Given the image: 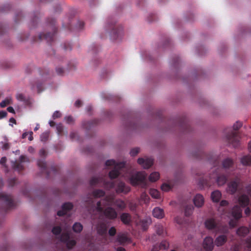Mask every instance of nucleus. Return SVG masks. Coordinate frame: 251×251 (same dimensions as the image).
Wrapping results in <instances>:
<instances>
[{
	"label": "nucleus",
	"instance_id": "f257e3e1",
	"mask_svg": "<svg viewBox=\"0 0 251 251\" xmlns=\"http://www.w3.org/2000/svg\"><path fill=\"white\" fill-rule=\"evenodd\" d=\"M90 184L92 186H102L107 190L115 188L116 192L118 194H126L130 191V188L126 185L125 182L119 180L107 181L103 177H92L90 180Z\"/></svg>",
	"mask_w": 251,
	"mask_h": 251
},
{
	"label": "nucleus",
	"instance_id": "f03ea898",
	"mask_svg": "<svg viewBox=\"0 0 251 251\" xmlns=\"http://www.w3.org/2000/svg\"><path fill=\"white\" fill-rule=\"evenodd\" d=\"M113 202V198L111 196L106 197L103 200L97 202L95 209L99 212L100 219L103 217L107 219L114 220L117 218V212L111 207Z\"/></svg>",
	"mask_w": 251,
	"mask_h": 251
},
{
	"label": "nucleus",
	"instance_id": "7ed1b4c3",
	"mask_svg": "<svg viewBox=\"0 0 251 251\" xmlns=\"http://www.w3.org/2000/svg\"><path fill=\"white\" fill-rule=\"evenodd\" d=\"M105 165L106 166H113L114 167L109 173V176L110 179L116 178L120 175L123 176H126V175L123 174L125 171H126L125 162L118 163L113 159L108 160L105 162Z\"/></svg>",
	"mask_w": 251,
	"mask_h": 251
},
{
	"label": "nucleus",
	"instance_id": "20e7f679",
	"mask_svg": "<svg viewBox=\"0 0 251 251\" xmlns=\"http://www.w3.org/2000/svg\"><path fill=\"white\" fill-rule=\"evenodd\" d=\"M147 174L145 171L138 172L135 174L131 176L129 178L130 184L134 186L141 185L143 188L147 186Z\"/></svg>",
	"mask_w": 251,
	"mask_h": 251
},
{
	"label": "nucleus",
	"instance_id": "39448f33",
	"mask_svg": "<svg viewBox=\"0 0 251 251\" xmlns=\"http://www.w3.org/2000/svg\"><path fill=\"white\" fill-rule=\"evenodd\" d=\"M48 23L52 28V30L53 31V33H47L46 34L43 33H40L38 35V39L40 40H42L45 39L48 43L51 44L52 42L54 41L55 34L57 32V28L55 26V21L53 19H48Z\"/></svg>",
	"mask_w": 251,
	"mask_h": 251
},
{
	"label": "nucleus",
	"instance_id": "423d86ee",
	"mask_svg": "<svg viewBox=\"0 0 251 251\" xmlns=\"http://www.w3.org/2000/svg\"><path fill=\"white\" fill-rule=\"evenodd\" d=\"M0 201L2 202V210L7 212L15 207L11 195L4 193H0Z\"/></svg>",
	"mask_w": 251,
	"mask_h": 251
},
{
	"label": "nucleus",
	"instance_id": "0eeeda50",
	"mask_svg": "<svg viewBox=\"0 0 251 251\" xmlns=\"http://www.w3.org/2000/svg\"><path fill=\"white\" fill-rule=\"evenodd\" d=\"M204 225L205 227L209 230L215 229L216 231L221 233H226L228 231L227 226H224L222 228H221L220 226L213 218L207 219L204 222Z\"/></svg>",
	"mask_w": 251,
	"mask_h": 251
},
{
	"label": "nucleus",
	"instance_id": "6e6552de",
	"mask_svg": "<svg viewBox=\"0 0 251 251\" xmlns=\"http://www.w3.org/2000/svg\"><path fill=\"white\" fill-rule=\"evenodd\" d=\"M231 214L234 219H231L229 221V225L233 228L236 226L237 221L242 217V210L240 206L235 205L232 209Z\"/></svg>",
	"mask_w": 251,
	"mask_h": 251
},
{
	"label": "nucleus",
	"instance_id": "1a4fd4ad",
	"mask_svg": "<svg viewBox=\"0 0 251 251\" xmlns=\"http://www.w3.org/2000/svg\"><path fill=\"white\" fill-rule=\"evenodd\" d=\"M108 28H112L111 32V38L114 40L120 39L123 35V29L122 26H117L114 24H108Z\"/></svg>",
	"mask_w": 251,
	"mask_h": 251
},
{
	"label": "nucleus",
	"instance_id": "9d476101",
	"mask_svg": "<svg viewBox=\"0 0 251 251\" xmlns=\"http://www.w3.org/2000/svg\"><path fill=\"white\" fill-rule=\"evenodd\" d=\"M60 241L61 243L65 244L68 249H71L74 247L76 242L75 240L70 239V233L68 232H63L60 237Z\"/></svg>",
	"mask_w": 251,
	"mask_h": 251
},
{
	"label": "nucleus",
	"instance_id": "9b49d317",
	"mask_svg": "<svg viewBox=\"0 0 251 251\" xmlns=\"http://www.w3.org/2000/svg\"><path fill=\"white\" fill-rule=\"evenodd\" d=\"M228 142L234 148H237L239 145L240 137L238 133L236 131H231V133L226 136Z\"/></svg>",
	"mask_w": 251,
	"mask_h": 251
},
{
	"label": "nucleus",
	"instance_id": "f8f14e48",
	"mask_svg": "<svg viewBox=\"0 0 251 251\" xmlns=\"http://www.w3.org/2000/svg\"><path fill=\"white\" fill-rule=\"evenodd\" d=\"M116 241L119 245L124 246L126 244L130 243V239L126 232H119L117 234L116 238Z\"/></svg>",
	"mask_w": 251,
	"mask_h": 251
},
{
	"label": "nucleus",
	"instance_id": "ddd939ff",
	"mask_svg": "<svg viewBox=\"0 0 251 251\" xmlns=\"http://www.w3.org/2000/svg\"><path fill=\"white\" fill-rule=\"evenodd\" d=\"M210 179H215L217 181V184L219 186L224 185L227 179V176L225 175L219 174L218 172L216 170L213 174H210L209 176Z\"/></svg>",
	"mask_w": 251,
	"mask_h": 251
},
{
	"label": "nucleus",
	"instance_id": "4468645a",
	"mask_svg": "<svg viewBox=\"0 0 251 251\" xmlns=\"http://www.w3.org/2000/svg\"><path fill=\"white\" fill-rule=\"evenodd\" d=\"M105 192L103 190L97 189L93 191L91 196L97 198L103 196ZM86 201L88 202V204L90 206L95 208V206L94 205V201L93 198L91 197V196L88 198V200Z\"/></svg>",
	"mask_w": 251,
	"mask_h": 251
},
{
	"label": "nucleus",
	"instance_id": "2eb2a0df",
	"mask_svg": "<svg viewBox=\"0 0 251 251\" xmlns=\"http://www.w3.org/2000/svg\"><path fill=\"white\" fill-rule=\"evenodd\" d=\"M137 162L144 169H149L153 165V160L151 157L139 158Z\"/></svg>",
	"mask_w": 251,
	"mask_h": 251
},
{
	"label": "nucleus",
	"instance_id": "dca6fc26",
	"mask_svg": "<svg viewBox=\"0 0 251 251\" xmlns=\"http://www.w3.org/2000/svg\"><path fill=\"white\" fill-rule=\"evenodd\" d=\"M97 233L102 236H105L107 234V224L103 222H100L98 223L97 226Z\"/></svg>",
	"mask_w": 251,
	"mask_h": 251
},
{
	"label": "nucleus",
	"instance_id": "f3484780",
	"mask_svg": "<svg viewBox=\"0 0 251 251\" xmlns=\"http://www.w3.org/2000/svg\"><path fill=\"white\" fill-rule=\"evenodd\" d=\"M29 160L26 156L21 155L20 157V162L15 161L13 164V167L14 169L17 170L19 172L22 171L24 169V166L22 165V163L25 162H28Z\"/></svg>",
	"mask_w": 251,
	"mask_h": 251
},
{
	"label": "nucleus",
	"instance_id": "a211bd4d",
	"mask_svg": "<svg viewBox=\"0 0 251 251\" xmlns=\"http://www.w3.org/2000/svg\"><path fill=\"white\" fill-rule=\"evenodd\" d=\"M203 246L206 251H212L214 247L213 238L206 237L203 241Z\"/></svg>",
	"mask_w": 251,
	"mask_h": 251
},
{
	"label": "nucleus",
	"instance_id": "6ab92c4d",
	"mask_svg": "<svg viewBox=\"0 0 251 251\" xmlns=\"http://www.w3.org/2000/svg\"><path fill=\"white\" fill-rule=\"evenodd\" d=\"M73 207V205L71 202H66L62 206V210L57 212V214L59 216H62L65 215L67 212L71 210Z\"/></svg>",
	"mask_w": 251,
	"mask_h": 251
},
{
	"label": "nucleus",
	"instance_id": "aec40b11",
	"mask_svg": "<svg viewBox=\"0 0 251 251\" xmlns=\"http://www.w3.org/2000/svg\"><path fill=\"white\" fill-rule=\"evenodd\" d=\"M238 185L239 182L237 181H231L227 184V191L231 194H234L237 191Z\"/></svg>",
	"mask_w": 251,
	"mask_h": 251
},
{
	"label": "nucleus",
	"instance_id": "412c9836",
	"mask_svg": "<svg viewBox=\"0 0 251 251\" xmlns=\"http://www.w3.org/2000/svg\"><path fill=\"white\" fill-rule=\"evenodd\" d=\"M179 126L184 132H189L191 130L190 125L186 118H183L180 120Z\"/></svg>",
	"mask_w": 251,
	"mask_h": 251
},
{
	"label": "nucleus",
	"instance_id": "4be33fe9",
	"mask_svg": "<svg viewBox=\"0 0 251 251\" xmlns=\"http://www.w3.org/2000/svg\"><path fill=\"white\" fill-rule=\"evenodd\" d=\"M238 202L241 206L245 207L249 205L250 200L247 195L243 194L239 196Z\"/></svg>",
	"mask_w": 251,
	"mask_h": 251
},
{
	"label": "nucleus",
	"instance_id": "5701e85b",
	"mask_svg": "<svg viewBox=\"0 0 251 251\" xmlns=\"http://www.w3.org/2000/svg\"><path fill=\"white\" fill-rule=\"evenodd\" d=\"M38 166L41 168L42 171L46 173L48 176L50 175V172H49L47 169V165L46 162L44 160L39 159L37 162Z\"/></svg>",
	"mask_w": 251,
	"mask_h": 251
},
{
	"label": "nucleus",
	"instance_id": "b1692460",
	"mask_svg": "<svg viewBox=\"0 0 251 251\" xmlns=\"http://www.w3.org/2000/svg\"><path fill=\"white\" fill-rule=\"evenodd\" d=\"M194 203L196 207H200L203 205L204 203V198L200 194H197L193 199Z\"/></svg>",
	"mask_w": 251,
	"mask_h": 251
},
{
	"label": "nucleus",
	"instance_id": "393cba45",
	"mask_svg": "<svg viewBox=\"0 0 251 251\" xmlns=\"http://www.w3.org/2000/svg\"><path fill=\"white\" fill-rule=\"evenodd\" d=\"M152 215L156 218L162 219L164 217V212L163 209L156 207L153 209Z\"/></svg>",
	"mask_w": 251,
	"mask_h": 251
},
{
	"label": "nucleus",
	"instance_id": "a878e982",
	"mask_svg": "<svg viewBox=\"0 0 251 251\" xmlns=\"http://www.w3.org/2000/svg\"><path fill=\"white\" fill-rule=\"evenodd\" d=\"M227 241V237L225 235L218 236L215 240V244L218 246L223 245Z\"/></svg>",
	"mask_w": 251,
	"mask_h": 251
},
{
	"label": "nucleus",
	"instance_id": "bb28decb",
	"mask_svg": "<svg viewBox=\"0 0 251 251\" xmlns=\"http://www.w3.org/2000/svg\"><path fill=\"white\" fill-rule=\"evenodd\" d=\"M121 221L125 225H129L131 222V216L127 213H123L120 216Z\"/></svg>",
	"mask_w": 251,
	"mask_h": 251
},
{
	"label": "nucleus",
	"instance_id": "cd10ccee",
	"mask_svg": "<svg viewBox=\"0 0 251 251\" xmlns=\"http://www.w3.org/2000/svg\"><path fill=\"white\" fill-rule=\"evenodd\" d=\"M151 219L150 218H146L141 220L139 222V225L144 230H146L148 229L149 225L151 223Z\"/></svg>",
	"mask_w": 251,
	"mask_h": 251
},
{
	"label": "nucleus",
	"instance_id": "c85d7f7f",
	"mask_svg": "<svg viewBox=\"0 0 251 251\" xmlns=\"http://www.w3.org/2000/svg\"><path fill=\"white\" fill-rule=\"evenodd\" d=\"M112 204L116 206L119 209L123 210L126 207V203L121 200H116L113 202Z\"/></svg>",
	"mask_w": 251,
	"mask_h": 251
},
{
	"label": "nucleus",
	"instance_id": "c756f323",
	"mask_svg": "<svg viewBox=\"0 0 251 251\" xmlns=\"http://www.w3.org/2000/svg\"><path fill=\"white\" fill-rule=\"evenodd\" d=\"M249 232V228L245 226L239 227L237 230V234L240 236L245 237Z\"/></svg>",
	"mask_w": 251,
	"mask_h": 251
},
{
	"label": "nucleus",
	"instance_id": "7c9ffc66",
	"mask_svg": "<svg viewBox=\"0 0 251 251\" xmlns=\"http://www.w3.org/2000/svg\"><path fill=\"white\" fill-rule=\"evenodd\" d=\"M241 163L244 166L251 165V155H247L243 156L241 158Z\"/></svg>",
	"mask_w": 251,
	"mask_h": 251
},
{
	"label": "nucleus",
	"instance_id": "2f4dec72",
	"mask_svg": "<svg viewBox=\"0 0 251 251\" xmlns=\"http://www.w3.org/2000/svg\"><path fill=\"white\" fill-rule=\"evenodd\" d=\"M233 165V160L229 158L224 159L222 162L223 168L224 169H228Z\"/></svg>",
	"mask_w": 251,
	"mask_h": 251
},
{
	"label": "nucleus",
	"instance_id": "473e14b6",
	"mask_svg": "<svg viewBox=\"0 0 251 251\" xmlns=\"http://www.w3.org/2000/svg\"><path fill=\"white\" fill-rule=\"evenodd\" d=\"M222 194L218 190L213 192L211 195V198L214 202H218L221 198Z\"/></svg>",
	"mask_w": 251,
	"mask_h": 251
},
{
	"label": "nucleus",
	"instance_id": "72a5a7b5",
	"mask_svg": "<svg viewBox=\"0 0 251 251\" xmlns=\"http://www.w3.org/2000/svg\"><path fill=\"white\" fill-rule=\"evenodd\" d=\"M155 228L156 233L158 235L163 236L166 234V230L162 225H156Z\"/></svg>",
	"mask_w": 251,
	"mask_h": 251
},
{
	"label": "nucleus",
	"instance_id": "f704fd0d",
	"mask_svg": "<svg viewBox=\"0 0 251 251\" xmlns=\"http://www.w3.org/2000/svg\"><path fill=\"white\" fill-rule=\"evenodd\" d=\"M160 175L158 172H153L151 174L149 177V179L151 182H155L159 178Z\"/></svg>",
	"mask_w": 251,
	"mask_h": 251
},
{
	"label": "nucleus",
	"instance_id": "c9c22d12",
	"mask_svg": "<svg viewBox=\"0 0 251 251\" xmlns=\"http://www.w3.org/2000/svg\"><path fill=\"white\" fill-rule=\"evenodd\" d=\"M83 229V226L80 223H75L73 226V229L74 232L79 233Z\"/></svg>",
	"mask_w": 251,
	"mask_h": 251
},
{
	"label": "nucleus",
	"instance_id": "e433bc0d",
	"mask_svg": "<svg viewBox=\"0 0 251 251\" xmlns=\"http://www.w3.org/2000/svg\"><path fill=\"white\" fill-rule=\"evenodd\" d=\"M98 123V120H94L92 122H83L82 124V126L84 128L86 129H89L91 127V126L93 124H97Z\"/></svg>",
	"mask_w": 251,
	"mask_h": 251
},
{
	"label": "nucleus",
	"instance_id": "4c0bfd02",
	"mask_svg": "<svg viewBox=\"0 0 251 251\" xmlns=\"http://www.w3.org/2000/svg\"><path fill=\"white\" fill-rule=\"evenodd\" d=\"M150 194L151 196L155 199H158L160 197V193L159 192L154 189H151L150 191Z\"/></svg>",
	"mask_w": 251,
	"mask_h": 251
},
{
	"label": "nucleus",
	"instance_id": "58836bf2",
	"mask_svg": "<svg viewBox=\"0 0 251 251\" xmlns=\"http://www.w3.org/2000/svg\"><path fill=\"white\" fill-rule=\"evenodd\" d=\"M193 207L192 205H187L185 208V215L187 217L190 216L193 212Z\"/></svg>",
	"mask_w": 251,
	"mask_h": 251
},
{
	"label": "nucleus",
	"instance_id": "ea45409f",
	"mask_svg": "<svg viewBox=\"0 0 251 251\" xmlns=\"http://www.w3.org/2000/svg\"><path fill=\"white\" fill-rule=\"evenodd\" d=\"M16 98L18 100L24 102H27L28 101V100L25 98L23 94H18L16 95Z\"/></svg>",
	"mask_w": 251,
	"mask_h": 251
},
{
	"label": "nucleus",
	"instance_id": "a19ab883",
	"mask_svg": "<svg viewBox=\"0 0 251 251\" xmlns=\"http://www.w3.org/2000/svg\"><path fill=\"white\" fill-rule=\"evenodd\" d=\"M50 133L49 132H45L43 133L40 136V139L41 141L45 142H46L49 137Z\"/></svg>",
	"mask_w": 251,
	"mask_h": 251
},
{
	"label": "nucleus",
	"instance_id": "79ce46f5",
	"mask_svg": "<svg viewBox=\"0 0 251 251\" xmlns=\"http://www.w3.org/2000/svg\"><path fill=\"white\" fill-rule=\"evenodd\" d=\"M169 243L167 241L164 240L162 241L158 246L161 250H166L169 247Z\"/></svg>",
	"mask_w": 251,
	"mask_h": 251
},
{
	"label": "nucleus",
	"instance_id": "37998d69",
	"mask_svg": "<svg viewBox=\"0 0 251 251\" xmlns=\"http://www.w3.org/2000/svg\"><path fill=\"white\" fill-rule=\"evenodd\" d=\"M62 231V229L60 226H54L52 229V232L53 234L58 235H59Z\"/></svg>",
	"mask_w": 251,
	"mask_h": 251
},
{
	"label": "nucleus",
	"instance_id": "c03bdc74",
	"mask_svg": "<svg viewBox=\"0 0 251 251\" xmlns=\"http://www.w3.org/2000/svg\"><path fill=\"white\" fill-rule=\"evenodd\" d=\"M56 130L59 135H62L64 130L63 125L61 124L57 125L56 126Z\"/></svg>",
	"mask_w": 251,
	"mask_h": 251
},
{
	"label": "nucleus",
	"instance_id": "a18cd8bd",
	"mask_svg": "<svg viewBox=\"0 0 251 251\" xmlns=\"http://www.w3.org/2000/svg\"><path fill=\"white\" fill-rule=\"evenodd\" d=\"M139 148H136L132 149L130 151V154L131 156H135L139 153Z\"/></svg>",
	"mask_w": 251,
	"mask_h": 251
},
{
	"label": "nucleus",
	"instance_id": "49530a36",
	"mask_svg": "<svg viewBox=\"0 0 251 251\" xmlns=\"http://www.w3.org/2000/svg\"><path fill=\"white\" fill-rule=\"evenodd\" d=\"M116 233V229L115 227L112 226L108 230V234L110 236H114Z\"/></svg>",
	"mask_w": 251,
	"mask_h": 251
},
{
	"label": "nucleus",
	"instance_id": "de8ad7c7",
	"mask_svg": "<svg viewBox=\"0 0 251 251\" xmlns=\"http://www.w3.org/2000/svg\"><path fill=\"white\" fill-rule=\"evenodd\" d=\"M246 247L248 248V251H251V237L248 238L246 241Z\"/></svg>",
	"mask_w": 251,
	"mask_h": 251
},
{
	"label": "nucleus",
	"instance_id": "09e8293b",
	"mask_svg": "<svg viewBox=\"0 0 251 251\" xmlns=\"http://www.w3.org/2000/svg\"><path fill=\"white\" fill-rule=\"evenodd\" d=\"M17 182V179L16 178H10L8 180L9 185L11 187L14 186Z\"/></svg>",
	"mask_w": 251,
	"mask_h": 251
},
{
	"label": "nucleus",
	"instance_id": "8fccbe9b",
	"mask_svg": "<svg viewBox=\"0 0 251 251\" xmlns=\"http://www.w3.org/2000/svg\"><path fill=\"white\" fill-rule=\"evenodd\" d=\"M10 100H8V99H6L4 100H2L0 103V107H2V108L5 107L7 105H8L10 103Z\"/></svg>",
	"mask_w": 251,
	"mask_h": 251
},
{
	"label": "nucleus",
	"instance_id": "3c124183",
	"mask_svg": "<svg viewBox=\"0 0 251 251\" xmlns=\"http://www.w3.org/2000/svg\"><path fill=\"white\" fill-rule=\"evenodd\" d=\"M242 123L239 122H237L235 124H234L233 126V128L234 130H238L241 126Z\"/></svg>",
	"mask_w": 251,
	"mask_h": 251
},
{
	"label": "nucleus",
	"instance_id": "603ef678",
	"mask_svg": "<svg viewBox=\"0 0 251 251\" xmlns=\"http://www.w3.org/2000/svg\"><path fill=\"white\" fill-rule=\"evenodd\" d=\"M171 188L170 186L168 184H163L161 186V189L164 191H168Z\"/></svg>",
	"mask_w": 251,
	"mask_h": 251
},
{
	"label": "nucleus",
	"instance_id": "864d4df0",
	"mask_svg": "<svg viewBox=\"0 0 251 251\" xmlns=\"http://www.w3.org/2000/svg\"><path fill=\"white\" fill-rule=\"evenodd\" d=\"M61 116V114L59 111H55L52 115V118L53 119H55L56 118L60 117Z\"/></svg>",
	"mask_w": 251,
	"mask_h": 251
},
{
	"label": "nucleus",
	"instance_id": "5fc2aeb1",
	"mask_svg": "<svg viewBox=\"0 0 251 251\" xmlns=\"http://www.w3.org/2000/svg\"><path fill=\"white\" fill-rule=\"evenodd\" d=\"M56 71L57 74L60 75H63L64 74V70L62 68H59V67L57 68L56 69Z\"/></svg>",
	"mask_w": 251,
	"mask_h": 251
},
{
	"label": "nucleus",
	"instance_id": "6e6d98bb",
	"mask_svg": "<svg viewBox=\"0 0 251 251\" xmlns=\"http://www.w3.org/2000/svg\"><path fill=\"white\" fill-rule=\"evenodd\" d=\"M64 50H72V46L69 43H65L64 46Z\"/></svg>",
	"mask_w": 251,
	"mask_h": 251
},
{
	"label": "nucleus",
	"instance_id": "4d7b16f0",
	"mask_svg": "<svg viewBox=\"0 0 251 251\" xmlns=\"http://www.w3.org/2000/svg\"><path fill=\"white\" fill-rule=\"evenodd\" d=\"M66 121L67 123L69 124H71L73 123L74 119L72 116H68L65 118Z\"/></svg>",
	"mask_w": 251,
	"mask_h": 251
},
{
	"label": "nucleus",
	"instance_id": "13d9d810",
	"mask_svg": "<svg viewBox=\"0 0 251 251\" xmlns=\"http://www.w3.org/2000/svg\"><path fill=\"white\" fill-rule=\"evenodd\" d=\"M70 138L72 140L77 139L78 137L77 133L75 132H72L70 133Z\"/></svg>",
	"mask_w": 251,
	"mask_h": 251
},
{
	"label": "nucleus",
	"instance_id": "bf43d9fd",
	"mask_svg": "<svg viewBox=\"0 0 251 251\" xmlns=\"http://www.w3.org/2000/svg\"><path fill=\"white\" fill-rule=\"evenodd\" d=\"M40 155L42 157H45L47 155V152L44 149H41L39 151Z\"/></svg>",
	"mask_w": 251,
	"mask_h": 251
},
{
	"label": "nucleus",
	"instance_id": "052dcab7",
	"mask_svg": "<svg viewBox=\"0 0 251 251\" xmlns=\"http://www.w3.org/2000/svg\"><path fill=\"white\" fill-rule=\"evenodd\" d=\"M6 160L7 159L6 157H2L0 160V164L1 165L4 166L6 162Z\"/></svg>",
	"mask_w": 251,
	"mask_h": 251
},
{
	"label": "nucleus",
	"instance_id": "680f3d73",
	"mask_svg": "<svg viewBox=\"0 0 251 251\" xmlns=\"http://www.w3.org/2000/svg\"><path fill=\"white\" fill-rule=\"evenodd\" d=\"M7 115V112L5 111H0V119L5 117Z\"/></svg>",
	"mask_w": 251,
	"mask_h": 251
},
{
	"label": "nucleus",
	"instance_id": "e2e57ef3",
	"mask_svg": "<svg viewBox=\"0 0 251 251\" xmlns=\"http://www.w3.org/2000/svg\"><path fill=\"white\" fill-rule=\"evenodd\" d=\"M247 193L251 197V184L248 185L246 187Z\"/></svg>",
	"mask_w": 251,
	"mask_h": 251
},
{
	"label": "nucleus",
	"instance_id": "0e129e2a",
	"mask_svg": "<svg viewBox=\"0 0 251 251\" xmlns=\"http://www.w3.org/2000/svg\"><path fill=\"white\" fill-rule=\"evenodd\" d=\"M82 101L80 100H78L75 102V105L76 107H79L82 105Z\"/></svg>",
	"mask_w": 251,
	"mask_h": 251
},
{
	"label": "nucleus",
	"instance_id": "69168bd1",
	"mask_svg": "<svg viewBox=\"0 0 251 251\" xmlns=\"http://www.w3.org/2000/svg\"><path fill=\"white\" fill-rule=\"evenodd\" d=\"M228 204V202L226 200H222L220 202L221 206H227Z\"/></svg>",
	"mask_w": 251,
	"mask_h": 251
},
{
	"label": "nucleus",
	"instance_id": "338daca9",
	"mask_svg": "<svg viewBox=\"0 0 251 251\" xmlns=\"http://www.w3.org/2000/svg\"><path fill=\"white\" fill-rule=\"evenodd\" d=\"M84 24L83 22L79 21L78 22V28L79 29H81L84 26Z\"/></svg>",
	"mask_w": 251,
	"mask_h": 251
},
{
	"label": "nucleus",
	"instance_id": "774afa93",
	"mask_svg": "<svg viewBox=\"0 0 251 251\" xmlns=\"http://www.w3.org/2000/svg\"><path fill=\"white\" fill-rule=\"evenodd\" d=\"M160 250L158 245H155L153 246L151 251H159Z\"/></svg>",
	"mask_w": 251,
	"mask_h": 251
}]
</instances>
